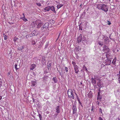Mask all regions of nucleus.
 <instances>
[{"label": "nucleus", "instance_id": "nucleus-22", "mask_svg": "<svg viewBox=\"0 0 120 120\" xmlns=\"http://www.w3.org/2000/svg\"><path fill=\"white\" fill-rule=\"evenodd\" d=\"M24 48V47L23 46H22L19 47L18 48V49L19 50H21L23 49Z\"/></svg>", "mask_w": 120, "mask_h": 120}, {"label": "nucleus", "instance_id": "nucleus-36", "mask_svg": "<svg viewBox=\"0 0 120 120\" xmlns=\"http://www.w3.org/2000/svg\"><path fill=\"white\" fill-rule=\"evenodd\" d=\"M32 99L33 100V101L34 103H35V99L34 98H32Z\"/></svg>", "mask_w": 120, "mask_h": 120}, {"label": "nucleus", "instance_id": "nucleus-55", "mask_svg": "<svg viewBox=\"0 0 120 120\" xmlns=\"http://www.w3.org/2000/svg\"><path fill=\"white\" fill-rule=\"evenodd\" d=\"M106 37V38H107V39H108V37Z\"/></svg>", "mask_w": 120, "mask_h": 120}, {"label": "nucleus", "instance_id": "nucleus-42", "mask_svg": "<svg viewBox=\"0 0 120 120\" xmlns=\"http://www.w3.org/2000/svg\"><path fill=\"white\" fill-rule=\"evenodd\" d=\"M100 112H101V113H102V110L101 109H100Z\"/></svg>", "mask_w": 120, "mask_h": 120}, {"label": "nucleus", "instance_id": "nucleus-37", "mask_svg": "<svg viewBox=\"0 0 120 120\" xmlns=\"http://www.w3.org/2000/svg\"><path fill=\"white\" fill-rule=\"evenodd\" d=\"M78 101L79 102V104H81V102L80 101V100H79V98H78V99H77Z\"/></svg>", "mask_w": 120, "mask_h": 120}, {"label": "nucleus", "instance_id": "nucleus-2", "mask_svg": "<svg viewBox=\"0 0 120 120\" xmlns=\"http://www.w3.org/2000/svg\"><path fill=\"white\" fill-rule=\"evenodd\" d=\"M49 23H45L41 27V30L43 32L46 30L49 26Z\"/></svg>", "mask_w": 120, "mask_h": 120}, {"label": "nucleus", "instance_id": "nucleus-51", "mask_svg": "<svg viewBox=\"0 0 120 120\" xmlns=\"http://www.w3.org/2000/svg\"><path fill=\"white\" fill-rule=\"evenodd\" d=\"M107 39H106H106H105V41H107Z\"/></svg>", "mask_w": 120, "mask_h": 120}, {"label": "nucleus", "instance_id": "nucleus-24", "mask_svg": "<svg viewBox=\"0 0 120 120\" xmlns=\"http://www.w3.org/2000/svg\"><path fill=\"white\" fill-rule=\"evenodd\" d=\"M94 79H97L98 80H99V79L98 76L96 75H95L94 76Z\"/></svg>", "mask_w": 120, "mask_h": 120}, {"label": "nucleus", "instance_id": "nucleus-32", "mask_svg": "<svg viewBox=\"0 0 120 120\" xmlns=\"http://www.w3.org/2000/svg\"><path fill=\"white\" fill-rule=\"evenodd\" d=\"M36 4L37 5L39 6H41V4L39 3H36Z\"/></svg>", "mask_w": 120, "mask_h": 120}, {"label": "nucleus", "instance_id": "nucleus-21", "mask_svg": "<svg viewBox=\"0 0 120 120\" xmlns=\"http://www.w3.org/2000/svg\"><path fill=\"white\" fill-rule=\"evenodd\" d=\"M63 6L62 4H58L57 5V7L58 8H59Z\"/></svg>", "mask_w": 120, "mask_h": 120}, {"label": "nucleus", "instance_id": "nucleus-53", "mask_svg": "<svg viewBox=\"0 0 120 120\" xmlns=\"http://www.w3.org/2000/svg\"><path fill=\"white\" fill-rule=\"evenodd\" d=\"M119 78H120V75H119Z\"/></svg>", "mask_w": 120, "mask_h": 120}, {"label": "nucleus", "instance_id": "nucleus-34", "mask_svg": "<svg viewBox=\"0 0 120 120\" xmlns=\"http://www.w3.org/2000/svg\"><path fill=\"white\" fill-rule=\"evenodd\" d=\"M75 94L76 95L77 99H78V98H79L78 97V95L76 93H75Z\"/></svg>", "mask_w": 120, "mask_h": 120}, {"label": "nucleus", "instance_id": "nucleus-19", "mask_svg": "<svg viewBox=\"0 0 120 120\" xmlns=\"http://www.w3.org/2000/svg\"><path fill=\"white\" fill-rule=\"evenodd\" d=\"M14 66L15 68V69L16 70H17L19 68V67H18L17 65L16 64H15V65Z\"/></svg>", "mask_w": 120, "mask_h": 120}, {"label": "nucleus", "instance_id": "nucleus-11", "mask_svg": "<svg viewBox=\"0 0 120 120\" xmlns=\"http://www.w3.org/2000/svg\"><path fill=\"white\" fill-rule=\"evenodd\" d=\"M103 4H97L96 6V7L99 9L101 10Z\"/></svg>", "mask_w": 120, "mask_h": 120}, {"label": "nucleus", "instance_id": "nucleus-16", "mask_svg": "<svg viewBox=\"0 0 120 120\" xmlns=\"http://www.w3.org/2000/svg\"><path fill=\"white\" fill-rule=\"evenodd\" d=\"M20 19H22L24 21L26 22L28 21V20L25 18V16H23L22 17H21Z\"/></svg>", "mask_w": 120, "mask_h": 120}, {"label": "nucleus", "instance_id": "nucleus-4", "mask_svg": "<svg viewBox=\"0 0 120 120\" xmlns=\"http://www.w3.org/2000/svg\"><path fill=\"white\" fill-rule=\"evenodd\" d=\"M110 51V49L106 45H105L103 47V51L105 53H108Z\"/></svg>", "mask_w": 120, "mask_h": 120}, {"label": "nucleus", "instance_id": "nucleus-5", "mask_svg": "<svg viewBox=\"0 0 120 120\" xmlns=\"http://www.w3.org/2000/svg\"><path fill=\"white\" fill-rule=\"evenodd\" d=\"M49 68H48V67H46L44 69V73L47 74L48 73V75L50 74V73L49 72Z\"/></svg>", "mask_w": 120, "mask_h": 120}, {"label": "nucleus", "instance_id": "nucleus-14", "mask_svg": "<svg viewBox=\"0 0 120 120\" xmlns=\"http://www.w3.org/2000/svg\"><path fill=\"white\" fill-rule=\"evenodd\" d=\"M59 107V106H58L56 107V112L57 113H58L60 112Z\"/></svg>", "mask_w": 120, "mask_h": 120}, {"label": "nucleus", "instance_id": "nucleus-25", "mask_svg": "<svg viewBox=\"0 0 120 120\" xmlns=\"http://www.w3.org/2000/svg\"><path fill=\"white\" fill-rule=\"evenodd\" d=\"M4 37V39L5 40H6L8 39V36H7L5 35L4 34H3Z\"/></svg>", "mask_w": 120, "mask_h": 120}, {"label": "nucleus", "instance_id": "nucleus-29", "mask_svg": "<svg viewBox=\"0 0 120 120\" xmlns=\"http://www.w3.org/2000/svg\"><path fill=\"white\" fill-rule=\"evenodd\" d=\"M72 64L73 65V67L75 66V65H77L76 64V63L74 61H72Z\"/></svg>", "mask_w": 120, "mask_h": 120}, {"label": "nucleus", "instance_id": "nucleus-49", "mask_svg": "<svg viewBox=\"0 0 120 120\" xmlns=\"http://www.w3.org/2000/svg\"><path fill=\"white\" fill-rule=\"evenodd\" d=\"M22 15L24 16H25V15H24V13H23L22 14Z\"/></svg>", "mask_w": 120, "mask_h": 120}, {"label": "nucleus", "instance_id": "nucleus-52", "mask_svg": "<svg viewBox=\"0 0 120 120\" xmlns=\"http://www.w3.org/2000/svg\"><path fill=\"white\" fill-rule=\"evenodd\" d=\"M99 95V93H98V95Z\"/></svg>", "mask_w": 120, "mask_h": 120}, {"label": "nucleus", "instance_id": "nucleus-30", "mask_svg": "<svg viewBox=\"0 0 120 120\" xmlns=\"http://www.w3.org/2000/svg\"><path fill=\"white\" fill-rule=\"evenodd\" d=\"M98 44L102 46L103 45V43L101 41H99L98 42Z\"/></svg>", "mask_w": 120, "mask_h": 120}, {"label": "nucleus", "instance_id": "nucleus-3", "mask_svg": "<svg viewBox=\"0 0 120 120\" xmlns=\"http://www.w3.org/2000/svg\"><path fill=\"white\" fill-rule=\"evenodd\" d=\"M108 7L107 5L105 4H102L101 10L105 12H106L108 11Z\"/></svg>", "mask_w": 120, "mask_h": 120}, {"label": "nucleus", "instance_id": "nucleus-43", "mask_svg": "<svg viewBox=\"0 0 120 120\" xmlns=\"http://www.w3.org/2000/svg\"><path fill=\"white\" fill-rule=\"evenodd\" d=\"M53 9H54V7L53 6ZM54 11H55V10L54 9V10H53V12H54Z\"/></svg>", "mask_w": 120, "mask_h": 120}, {"label": "nucleus", "instance_id": "nucleus-23", "mask_svg": "<svg viewBox=\"0 0 120 120\" xmlns=\"http://www.w3.org/2000/svg\"><path fill=\"white\" fill-rule=\"evenodd\" d=\"M53 81L54 82L56 83L57 81V79L56 78L54 77L53 78Z\"/></svg>", "mask_w": 120, "mask_h": 120}, {"label": "nucleus", "instance_id": "nucleus-44", "mask_svg": "<svg viewBox=\"0 0 120 120\" xmlns=\"http://www.w3.org/2000/svg\"><path fill=\"white\" fill-rule=\"evenodd\" d=\"M41 47L40 46H40L38 48H37V49H38V50H39V49H40V48Z\"/></svg>", "mask_w": 120, "mask_h": 120}, {"label": "nucleus", "instance_id": "nucleus-7", "mask_svg": "<svg viewBox=\"0 0 120 120\" xmlns=\"http://www.w3.org/2000/svg\"><path fill=\"white\" fill-rule=\"evenodd\" d=\"M74 67V69L75 71V73H78L79 71V70L78 69V66L77 65H75Z\"/></svg>", "mask_w": 120, "mask_h": 120}, {"label": "nucleus", "instance_id": "nucleus-56", "mask_svg": "<svg viewBox=\"0 0 120 120\" xmlns=\"http://www.w3.org/2000/svg\"><path fill=\"white\" fill-rule=\"evenodd\" d=\"M98 99V98L97 97V99Z\"/></svg>", "mask_w": 120, "mask_h": 120}, {"label": "nucleus", "instance_id": "nucleus-41", "mask_svg": "<svg viewBox=\"0 0 120 120\" xmlns=\"http://www.w3.org/2000/svg\"><path fill=\"white\" fill-rule=\"evenodd\" d=\"M60 33L59 34V35L58 36V38H57V40H58V38H59V37H60Z\"/></svg>", "mask_w": 120, "mask_h": 120}, {"label": "nucleus", "instance_id": "nucleus-20", "mask_svg": "<svg viewBox=\"0 0 120 120\" xmlns=\"http://www.w3.org/2000/svg\"><path fill=\"white\" fill-rule=\"evenodd\" d=\"M116 60V58H115L113 60V61L112 62V63L114 65L115 64Z\"/></svg>", "mask_w": 120, "mask_h": 120}, {"label": "nucleus", "instance_id": "nucleus-6", "mask_svg": "<svg viewBox=\"0 0 120 120\" xmlns=\"http://www.w3.org/2000/svg\"><path fill=\"white\" fill-rule=\"evenodd\" d=\"M73 111L72 113L73 114H75L77 111V109L75 106L73 105L72 108Z\"/></svg>", "mask_w": 120, "mask_h": 120}, {"label": "nucleus", "instance_id": "nucleus-61", "mask_svg": "<svg viewBox=\"0 0 120 120\" xmlns=\"http://www.w3.org/2000/svg\"><path fill=\"white\" fill-rule=\"evenodd\" d=\"M45 78V77H44V78Z\"/></svg>", "mask_w": 120, "mask_h": 120}, {"label": "nucleus", "instance_id": "nucleus-40", "mask_svg": "<svg viewBox=\"0 0 120 120\" xmlns=\"http://www.w3.org/2000/svg\"><path fill=\"white\" fill-rule=\"evenodd\" d=\"M99 120H103V119L101 117H99Z\"/></svg>", "mask_w": 120, "mask_h": 120}, {"label": "nucleus", "instance_id": "nucleus-13", "mask_svg": "<svg viewBox=\"0 0 120 120\" xmlns=\"http://www.w3.org/2000/svg\"><path fill=\"white\" fill-rule=\"evenodd\" d=\"M111 60H107L105 64L106 65H109L111 64Z\"/></svg>", "mask_w": 120, "mask_h": 120}, {"label": "nucleus", "instance_id": "nucleus-46", "mask_svg": "<svg viewBox=\"0 0 120 120\" xmlns=\"http://www.w3.org/2000/svg\"><path fill=\"white\" fill-rule=\"evenodd\" d=\"M119 81V83H120V78H118Z\"/></svg>", "mask_w": 120, "mask_h": 120}, {"label": "nucleus", "instance_id": "nucleus-57", "mask_svg": "<svg viewBox=\"0 0 120 120\" xmlns=\"http://www.w3.org/2000/svg\"><path fill=\"white\" fill-rule=\"evenodd\" d=\"M118 120H120V119H119V118L118 119Z\"/></svg>", "mask_w": 120, "mask_h": 120}, {"label": "nucleus", "instance_id": "nucleus-38", "mask_svg": "<svg viewBox=\"0 0 120 120\" xmlns=\"http://www.w3.org/2000/svg\"><path fill=\"white\" fill-rule=\"evenodd\" d=\"M107 22V23L109 25H110L111 24V23L109 21H108Z\"/></svg>", "mask_w": 120, "mask_h": 120}, {"label": "nucleus", "instance_id": "nucleus-31", "mask_svg": "<svg viewBox=\"0 0 120 120\" xmlns=\"http://www.w3.org/2000/svg\"><path fill=\"white\" fill-rule=\"evenodd\" d=\"M48 65L47 66V67H48V68H50V67H51V64L50 63H48Z\"/></svg>", "mask_w": 120, "mask_h": 120}, {"label": "nucleus", "instance_id": "nucleus-15", "mask_svg": "<svg viewBox=\"0 0 120 120\" xmlns=\"http://www.w3.org/2000/svg\"><path fill=\"white\" fill-rule=\"evenodd\" d=\"M41 22V21L40 20H36L35 21V23L36 25H38Z\"/></svg>", "mask_w": 120, "mask_h": 120}, {"label": "nucleus", "instance_id": "nucleus-60", "mask_svg": "<svg viewBox=\"0 0 120 120\" xmlns=\"http://www.w3.org/2000/svg\"><path fill=\"white\" fill-rule=\"evenodd\" d=\"M48 77V76H46V77Z\"/></svg>", "mask_w": 120, "mask_h": 120}, {"label": "nucleus", "instance_id": "nucleus-48", "mask_svg": "<svg viewBox=\"0 0 120 120\" xmlns=\"http://www.w3.org/2000/svg\"><path fill=\"white\" fill-rule=\"evenodd\" d=\"M40 120H42V118H40Z\"/></svg>", "mask_w": 120, "mask_h": 120}, {"label": "nucleus", "instance_id": "nucleus-18", "mask_svg": "<svg viewBox=\"0 0 120 120\" xmlns=\"http://www.w3.org/2000/svg\"><path fill=\"white\" fill-rule=\"evenodd\" d=\"M32 84V85L33 86H34L36 84V82L34 81H31Z\"/></svg>", "mask_w": 120, "mask_h": 120}, {"label": "nucleus", "instance_id": "nucleus-47", "mask_svg": "<svg viewBox=\"0 0 120 120\" xmlns=\"http://www.w3.org/2000/svg\"><path fill=\"white\" fill-rule=\"evenodd\" d=\"M2 98V97L0 96V100H1Z\"/></svg>", "mask_w": 120, "mask_h": 120}, {"label": "nucleus", "instance_id": "nucleus-27", "mask_svg": "<svg viewBox=\"0 0 120 120\" xmlns=\"http://www.w3.org/2000/svg\"><path fill=\"white\" fill-rule=\"evenodd\" d=\"M42 25V23L41 22L40 24H38L37 26V27L38 28H40L41 26Z\"/></svg>", "mask_w": 120, "mask_h": 120}, {"label": "nucleus", "instance_id": "nucleus-39", "mask_svg": "<svg viewBox=\"0 0 120 120\" xmlns=\"http://www.w3.org/2000/svg\"><path fill=\"white\" fill-rule=\"evenodd\" d=\"M39 118H42L41 116V115L40 114H39Z\"/></svg>", "mask_w": 120, "mask_h": 120}, {"label": "nucleus", "instance_id": "nucleus-35", "mask_svg": "<svg viewBox=\"0 0 120 120\" xmlns=\"http://www.w3.org/2000/svg\"><path fill=\"white\" fill-rule=\"evenodd\" d=\"M32 44L33 45H34L35 43V42L34 41H32Z\"/></svg>", "mask_w": 120, "mask_h": 120}, {"label": "nucleus", "instance_id": "nucleus-45", "mask_svg": "<svg viewBox=\"0 0 120 120\" xmlns=\"http://www.w3.org/2000/svg\"><path fill=\"white\" fill-rule=\"evenodd\" d=\"M10 73H9V72H8L7 73V75H10Z\"/></svg>", "mask_w": 120, "mask_h": 120}, {"label": "nucleus", "instance_id": "nucleus-1", "mask_svg": "<svg viewBox=\"0 0 120 120\" xmlns=\"http://www.w3.org/2000/svg\"><path fill=\"white\" fill-rule=\"evenodd\" d=\"M68 96L69 98H72V99H74V97L73 92L71 89H68L67 91Z\"/></svg>", "mask_w": 120, "mask_h": 120}, {"label": "nucleus", "instance_id": "nucleus-54", "mask_svg": "<svg viewBox=\"0 0 120 120\" xmlns=\"http://www.w3.org/2000/svg\"><path fill=\"white\" fill-rule=\"evenodd\" d=\"M82 4H80V6H81L82 5Z\"/></svg>", "mask_w": 120, "mask_h": 120}, {"label": "nucleus", "instance_id": "nucleus-33", "mask_svg": "<svg viewBox=\"0 0 120 120\" xmlns=\"http://www.w3.org/2000/svg\"><path fill=\"white\" fill-rule=\"evenodd\" d=\"M65 71L66 72H67L68 71V68L67 67H65Z\"/></svg>", "mask_w": 120, "mask_h": 120}, {"label": "nucleus", "instance_id": "nucleus-58", "mask_svg": "<svg viewBox=\"0 0 120 120\" xmlns=\"http://www.w3.org/2000/svg\"><path fill=\"white\" fill-rule=\"evenodd\" d=\"M40 45L41 46L42 45H41V44H40Z\"/></svg>", "mask_w": 120, "mask_h": 120}, {"label": "nucleus", "instance_id": "nucleus-59", "mask_svg": "<svg viewBox=\"0 0 120 120\" xmlns=\"http://www.w3.org/2000/svg\"><path fill=\"white\" fill-rule=\"evenodd\" d=\"M93 110V109H91V110Z\"/></svg>", "mask_w": 120, "mask_h": 120}, {"label": "nucleus", "instance_id": "nucleus-50", "mask_svg": "<svg viewBox=\"0 0 120 120\" xmlns=\"http://www.w3.org/2000/svg\"><path fill=\"white\" fill-rule=\"evenodd\" d=\"M108 55V54H106V57H107V56Z\"/></svg>", "mask_w": 120, "mask_h": 120}, {"label": "nucleus", "instance_id": "nucleus-8", "mask_svg": "<svg viewBox=\"0 0 120 120\" xmlns=\"http://www.w3.org/2000/svg\"><path fill=\"white\" fill-rule=\"evenodd\" d=\"M38 34V32L37 30H34L33 31L32 33V36L37 35Z\"/></svg>", "mask_w": 120, "mask_h": 120}, {"label": "nucleus", "instance_id": "nucleus-26", "mask_svg": "<svg viewBox=\"0 0 120 120\" xmlns=\"http://www.w3.org/2000/svg\"><path fill=\"white\" fill-rule=\"evenodd\" d=\"M49 44V42H47L46 43L45 47V49H46L48 47V46Z\"/></svg>", "mask_w": 120, "mask_h": 120}, {"label": "nucleus", "instance_id": "nucleus-9", "mask_svg": "<svg viewBox=\"0 0 120 120\" xmlns=\"http://www.w3.org/2000/svg\"><path fill=\"white\" fill-rule=\"evenodd\" d=\"M82 38V35L80 34L77 38V41L78 43H79L81 41Z\"/></svg>", "mask_w": 120, "mask_h": 120}, {"label": "nucleus", "instance_id": "nucleus-12", "mask_svg": "<svg viewBox=\"0 0 120 120\" xmlns=\"http://www.w3.org/2000/svg\"><path fill=\"white\" fill-rule=\"evenodd\" d=\"M36 67V65L35 64H33L31 65L30 69L31 70H33L35 69Z\"/></svg>", "mask_w": 120, "mask_h": 120}, {"label": "nucleus", "instance_id": "nucleus-10", "mask_svg": "<svg viewBox=\"0 0 120 120\" xmlns=\"http://www.w3.org/2000/svg\"><path fill=\"white\" fill-rule=\"evenodd\" d=\"M52 6L51 7V8L49 6H48L45 8L44 10L46 12L49 11L50 10V9L52 10Z\"/></svg>", "mask_w": 120, "mask_h": 120}, {"label": "nucleus", "instance_id": "nucleus-28", "mask_svg": "<svg viewBox=\"0 0 120 120\" xmlns=\"http://www.w3.org/2000/svg\"><path fill=\"white\" fill-rule=\"evenodd\" d=\"M31 37V36L30 34H28L26 36V38H28L30 37Z\"/></svg>", "mask_w": 120, "mask_h": 120}, {"label": "nucleus", "instance_id": "nucleus-17", "mask_svg": "<svg viewBox=\"0 0 120 120\" xmlns=\"http://www.w3.org/2000/svg\"><path fill=\"white\" fill-rule=\"evenodd\" d=\"M92 82L93 84H95L96 83V80L94 79L93 78H92L91 79Z\"/></svg>", "mask_w": 120, "mask_h": 120}]
</instances>
